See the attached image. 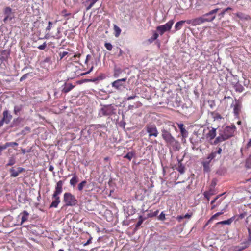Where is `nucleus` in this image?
I'll use <instances>...</instances> for the list:
<instances>
[{
  "instance_id": "obj_1",
  "label": "nucleus",
  "mask_w": 251,
  "mask_h": 251,
  "mask_svg": "<svg viewBox=\"0 0 251 251\" xmlns=\"http://www.w3.org/2000/svg\"><path fill=\"white\" fill-rule=\"evenodd\" d=\"M236 129V126L234 125L226 126L223 133L216 138L214 144L216 145L233 136Z\"/></svg>"
},
{
  "instance_id": "obj_2",
  "label": "nucleus",
  "mask_w": 251,
  "mask_h": 251,
  "mask_svg": "<svg viewBox=\"0 0 251 251\" xmlns=\"http://www.w3.org/2000/svg\"><path fill=\"white\" fill-rule=\"evenodd\" d=\"M161 132L162 137L167 144L172 146L175 150H179V142L172 135L169 130L162 128Z\"/></svg>"
},
{
  "instance_id": "obj_3",
  "label": "nucleus",
  "mask_w": 251,
  "mask_h": 251,
  "mask_svg": "<svg viewBox=\"0 0 251 251\" xmlns=\"http://www.w3.org/2000/svg\"><path fill=\"white\" fill-rule=\"evenodd\" d=\"M100 106L98 113L100 117L110 116L115 113L116 109L111 104L101 105Z\"/></svg>"
},
{
  "instance_id": "obj_4",
  "label": "nucleus",
  "mask_w": 251,
  "mask_h": 251,
  "mask_svg": "<svg viewBox=\"0 0 251 251\" xmlns=\"http://www.w3.org/2000/svg\"><path fill=\"white\" fill-rule=\"evenodd\" d=\"M63 201L67 206H74L77 204L78 201L74 195L70 192H66L63 195Z\"/></svg>"
},
{
  "instance_id": "obj_5",
  "label": "nucleus",
  "mask_w": 251,
  "mask_h": 251,
  "mask_svg": "<svg viewBox=\"0 0 251 251\" xmlns=\"http://www.w3.org/2000/svg\"><path fill=\"white\" fill-rule=\"evenodd\" d=\"M231 107L233 108V113L235 117L238 118L242 108V100L235 99L231 104Z\"/></svg>"
},
{
  "instance_id": "obj_6",
  "label": "nucleus",
  "mask_w": 251,
  "mask_h": 251,
  "mask_svg": "<svg viewBox=\"0 0 251 251\" xmlns=\"http://www.w3.org/2000/svg\"><path fill=\"white\" fill-rule=\"evenodd\" d=\"M174 21L173 20H170L165 25L157 26L156 30L159 32L160 35H162L165 32L169 31L171 30Z\"/></svg>"
},
{
  "instance_id": "obj_7",
  "label": "nucleus",
  "mask_w": 251,
  "mask_h": 251,
  "mask_svg": "<svg viewBox=\"0 0 251 251\" xmlns=\"http://www.w3.org/2000/svg\"><path fill=\"white\" fill-rule=\"evenodd\" d=\"M146 131L149 137H157L159 134L156 126L154 124H147L146 126Z\"/></svg>"
},
{
  "instance_id": "obj_8",
  "label": "nucleus",
  "mask_w": 251,
  "mask_h": 251,
  "mask_svg": "<svg viewBox=\"0 0 251 251\" xmlns=\"http://www.w3.org/2000/svg\"><path fill=\"white\" fill-rule=\"evenodd\" d=\"M127 78H123L122 79H118L111 83V86L113 88L117 90L121 91L123 88H125L126 85L125 82L126 81Z\"/></svg>"
},
{
  "instance_id": "obj_9",
  "label": "nucleus",
  "mask_w": 251,
  "mask_h": 251,
  "mask_svg": "<svg viewBox=\"0 0 251 251\" xmlns=\"http://www.w3.org/2000/svg\"><path fill=\"white\" fill-rule=\"evenodd\" d=\"M220 11V9L216 8L211 10L209 12L203 14V16L205 19L206 22H212L216 17V14Z\"/></svg>"
},
{
  "instance_id": "obj_10",
  "label": "nucleus",
  "mask_w": 251,
  "mask_h": 251,
  "mask_svg": "<svg viewBox=\"0 0 251 251\" xmlns=\"http://www.w3.org/2000/svg\"><path fill=\"white\" fill-rule=\"evenodd\" d=\"M5 16L3 21L6 23L8 20H11L14 18V13L12 12V9L9 7H6L3 10Z\"/></svg>"
},
{
  "instance_id": "obj_11",
  "label": "nucleus",
  "mask_w": 251,
  "mask_h": 251,
  "mask_svg": "<svg viewBox=\"0 0 251 251\" xmlns=\"http://www.w3.org/2000/svg\"><path fill=\"white\" fill-rule=\"evenodd\" d=\"M222 149L221 148H217L216 151H212L208 155V159H211L214 161L215 160L218 159L222 152Z\"/></svg>"
},
{
  "instance_id": "obj_12",
  "label": "nucleus",
  "mask_w": 251,
  "mask_h": 251,
  "mask_svg": "<svg viewBox=\"0 0 251 251\" xmlns=\"http://www.w3.org/2000/svg\"><path fill=\"white\" fill-rule=\"evenodd\" d=\"M63 185V181L62 180H59L55 186V190L54 192V193L52 195V197H59L58 195H60L63 191L62 186Z\"/></svg>"
},
{
  "instance_id": "obj_13",
  "label": "nucleus",
  "mask_w": 251,
  "mask_h": 251,
  "mask_svg": "<svg viewBox=\"0 0 251 251\" xmlns=\"http://www.w3.org/2000/svg\"><path fill=\"white\" fill-rule=\"evenodd\" d=\"M208 132L206 134V138L209 141L213 139L216 135V128L213 127H207Z\"/></svg>"
},
{
  "instance_id": "obj_14",
  "label": "nucleus",
  "mask_w": 251,
  "mask_h": 251,
  "mask_svg": "<svg viewBox=\"0 0 251 251\" xmlns=\"http://www.w3.org/2000/svg\"><path fill=\"white\" fill-rule=\"evenodd\" d=\"M212 160L208 159L207 157L202 162V165L203 168L204 173H208L210 171V163L212 162Z\"/></svg>"
},
{
  "instance_id": "obj_15",
  "label": "nucleus",
  "mask_w": 251,
  "mask_h": 251,
  "mask_svg": "<svg viewBox=\"0 0 251 251\" xmlns=\"http://www.w3.org/2000/svg\"><path fill=\"white\" fill-rule=\"evenodd\" d=\"M25 171V169L22 167H18L17 170H16L14 168H10L9 172L10 173V176L15 177L18 176L20 173Z\"/></svg>"
},
{
  "instance_id": "obj_16",
  "label": "nucleus",
  "mask_w": 251,
  "mask_h": 251,
  "mask_svg": "<svg viewBox=\"0 0 251 251\" xmlns=\"http://www.w3.org/2000/svg\"><path fill=\"white\" fill-rule=\"evenodd\" d=\"M3 120L5 121L6 124H9L12 118V116L11 115L7 110H5L2 113Z\"/></svg>"
},
{
  "instance_id": "obj_17",
  "label": "nucleus",
  "mask_w": 251,
  "mask_h": 251,
  "mask_svg": "<svg viewBox=\"0 0 251 251\" xmlns=\"http://www.w3.org/2000/svg\"><path fill=\"white\" fill-rule=\"evenodd\" d=\"M23 119L22 118L18 117L14 119L12 123L10 125L11 127H17L20 126V124L23 121Z\"/></svg>"
},
{
  "instance_id": "obj_18",
  "label": "nucleus",
  "mask_w": 251,
  "mask_h": 251,
  "mask_svg": "<svg viewBox=\"0 0 251 251\" xmlns=\"http://www.w3.org/2000/svg\"><path fill=\"white\" fill-rule=\"evenodd\" d=\"M215 194L214 189L212 188H210L208 191H205L203 193V195L205 198H206L207 201H209L210 198L211 196Z\"/></svg>"
},
{
  "instance_id": "obj_19",
  "label": "nucleus",
  "mask_w": 251,
  "mask_h": 251,
  "mask_svg": "<svg viewBox=\"0 0 251 251\" xmlns=\"http://www.w3.org/2000/svg\"><path fill=\"white\" fill-rule=\"evenodd\" d=\"M194 20V26L202 24L205 22H206V21L205 19L204 18V17L202 16L195 18Z\"/></svg>"
},
{
  "instance_id": "obj_20",
  "label": "nucleus",
  "mask_w": 251,
  "mask_h": 251,
  "mask_svg": "<svg viewBox=\"0 0 251 251\" xmlns=\"http://www.w3.org/2000/svg\"><path fill=\"white\" fill-rule=\"evenodd\" d=\"M54 199V200L51 203L50 208L54 207L56 208L58 206V205L60 202V197H53Z\"/></svg>"
},
{
  "instance_id": "obj_21",
  "label": "nucleus",
  "mask_w": 251,
  "mask_h": 251,
  "mask_svg": "<svg viewBox=\"0 0 251 251\" xmlns=\"http://www.w3.org/2000/svg\"><path fill=\"white\" fill-rule=\"evenodd\" d=\"M176 169L181 174H183L185 172V166L180 161H178V167Z\"/></svg>"
},
{
  "instance_id": "obj_22",
  "label": "nucleus",
  "mask_w": 251,
  "mask_h": 251,
  "mask_svg": "<svg viewBox=\"0 0 251 251\" xmlns=\"http://www.w3.org/2000/svg\"><path fill=\"white\" fill-rule=\"evenodd\" d=\"M74 87V86H73L72 84H66L65 86L62 90V92L64 93H67L69 92H70L73 88Z\"/></svg>"
},
{
  "instance_id": "obj_23",
  "label": "nucleus",
  "mask_w": 251,
  "mask_h": 251,
  "mask_svg": "<svg viewBox=\"0 0 251 251\" xmlns=\"http://www.w3.org/2000/svg\"><path fill=\"white\" fill-rule=\"evenodd\" d=\"M78 181V178L75 175V174H74L73 175V177L71 178V179L70 181V184L71 186H73L74 187Z\"/></svg>"
},
{
  "instance_id": "obj_24",
  "label": "nucleus",
  "mask_w": 251,
  "mask_h": 251,
  "mask_svg": "<svg viewBox=\"0 0 251 251\" xmlns=\"http://www.w3.org/2000/svg\"><path fill=\"white\" fill-rule=\"evenodd\" d=\"M184 24L183 20L177 22L175 25V31L181 29Z\"/></svg>"
},
{
  "instance_id": "obj_25",
  "label": "nucleus",
  "mask_w": 251,
  "mask_h": 251,
  "mask_svg": "<svg viewBox=\"0 0 251 251\" xmlns=\"http://www.w3.org/2000/svg\"><path fill=\"white\" fill-rule=\"evenodd\" d=\"M28 215L29 213L27 212V211L25 210L23 212L21 225H22L24 222L28 220Z\"/></svg>"
},
{
  "instance_id": "obj_26",
  "label": "nucleus",
  "mask_w": 251,
  "mask_h": 251,
  "mask_svg": "<svg viewBox=\"0 0 251 251\" xmlns=\"http://www.w3.org/2000/svg\"><path fill=\"white\" fill-rule=\"evenodd\" d=\"M234 217H232V218L227 220H225V221H221V222H218L217 223V224L218 225H230L232 222H233V221L234 220Z\"/></svg>"
},
{
  "instance_id": "obj_27",
  "label": "nucleus",
  "mask_w": 251,
  "mask_h": 251,
  "mask_svg": "<svg viewBox=\"0 0 251 251\" xmlns=\"http://www.w3.org/2000/svg\"><path fill=\"white\" fill-rule=\"evenodd\" d=\"M224 213L223 210H222L221 212H217L216 214H215L214 215H213L210 219L207 221L206 225H207L210 223H211L214 219H215L217 217L223 214Z\"/></svg>"
},
{
  "instance_id": "obj_28",
  "label": "nucleus",
  "mask_w": 251,
  "mask_h": 251,
  "mask_svg": "<svg viewBox=\"0 0 251 251\" xmlns=\"http://www.w3.org/2000/svg\"><path fill=\"white\" fill-rule=\"evenodd\" d=\"M234 89H235V90L236 91V92H242L244 90V87L243 86L240 84V83H237L235 85H234Z\"/></svg>"
},
{
  "instance_id": "obj_29",
  "label": "nucleus",
  "mask_w": 251,
  "mask_h": 251,
  "mask_svg": "<svg viewBox=\"0 0 251 251\" xmlns=\"http://www.w3.org/2000/svg\"><path fill=\"white\" fill-rule=\"evenodd\" d=\"M16 163V159L14 156H11L8 160V162L6 165V166H12Z\"/></svg>"
},
{
  "instance_id": "obj_30",
  "label": "nucleus",
  "mask_w": 251,
  "mask_h": 251,
  "mask_svg": "<svg viewBox=\"0 0 251 251\" xmlns=\"http://www.w3.org/2000/svg\"><path fill=\"white\" fill-rule=\"evenodd\" d=\"M22 105H15L14 108V113L15 115H18V113L22 110Z\"/></svg>"
},
{
  "instance_id": "obj_31",
  "label": "nucleus",
  "mask_w": 251,
  "mask_h": 251,
  "mask_svg": "<svg viewBox=\"0 0 251 251\" xmlns=\"http://www.w3.org/2000/svg\"><path fill=\"white\" fill-rule=\"evenodd\" d=\"M30 131V128L29 127H25L19 133H18V135H25L27 133L29 132Z\"/></svg>"
},
{
  "instance_id": "obj_32",
  "label": "nucleus",
  "mask_w": 251,
  "mask_h": 251,
  "mask_svg": "<svg viewBox=\"0 0 251 251\" xmlns=\"http://www.w3.org/2000/svg\"><path fill=\"white\" fill-rule=\"evenodd\" d=\"M122 73V70L120 68H116L114 69V72L113 74V76L114 77L117 78Z\"/></svg>"
},
{
  "instance_id": "obj_33",
  "label": "nucleus",
  "mask_w": 251,
  "mask_h": 251,
  "mask_svg": "<svg viewBox=\"0 0 251 251\" xmlns=\"http://www.w3.org/2000/svg\"><path fill=\"white\" fill-rule=\"evenodd\" d=\"M144 220V219L142 217V216H139V220L137 223L136 226H135V229H139L140 226L142 225V224L143 222V221Z\"/></svg>"
},
{
  "instance_id": "obj_34",
  "label": "nucleus",
  "mask_w": 251,
  "mask_h": 251,
  "mask_svg": "<svg viewBox=\"0 0 251 251\" xmlns=\"http://www.w3.org/2000/svg\"><path fill=\"white\" fill-rule=\"evenodd\" d=\"M114 30L115 32V36L116 37H118L120 35V34L121 33V29L120 28V27H119L116 25H114Z\"/></svg>"
},
{
  "instance_id": "obj_35",
  "label": "nucleus",
  "mask_w": 251,
  "mask_h": 251,
  "mask_svg": "<svg viewBox=\"0 0 251 251\" xmlns=\"http://www.w3.org/2000/svg\"><path fill=\"white\" fill-rule=\"evenodd\" d=\"M250 244V242L248 241L247 240H246L243 242H242L240 246H238L240 248H244V249L247 248Z\"/></svg>"
},
{
  "instance_id": "obj_36",
  "label": "nucleus",
  "mask_w": 251,
  "mask_h": 251,
  "mask_svg": "<svg viewBox=\"0 0 251 251\" xmlns=\"http://www.w3.org/2000/svg\"><path fill=\"white\" fill-rule=\"evenodd\" d=\"M246 166L248 168H251V154L249 156L246 160Z\"/></svg>"
},
{
  "instance_id": "obj_37",
  "label": "nucleus",
  "mask_w": 251,
  "mask_h": 251,
  "mask_svg": "<svg viewBox=\"0 0 251 251\" xmlns=\"http://www.w3.org/2000/svg\"><path fill=\"white\" fill-rule=\"evenodd\" d=\"M158 36V34L157 32H154L152 36L149 39V41L150 43L152 42L153 41L157 39Z\"/></svg>"
},
{
  "instance_id": "obj_38",
  "label": "nucleus",
  "mask_w": 251,
  "mask_h": 251,
  "mask_svg": "<svg viewBox=\"0 0 251 251\" xmlns=\"http://www.w3.org/2000/svg\"><path fill=\"white\" fill-rule=\"evenodd\" d=\"M87 182L86 180L82 181L81 183H80L78 185V189L79 191H82L83 188L85 186Z\"/></svg>"
},
{
  "instance_id": "obj_39",
  "label": "nucleus",
  "mask_w": 251,
  "mask_h": 251,
  "mask_svg": "<svg viewBox=\"0 0 251 251\" xmlns=\"http://www.w3.org/2000/svg\"><path fill=\"white\" fill-rule=\"evenodd\" d=\"M135 153L133 152H129L127 153L126 155L124 156V158H127L129 159V160H131V159L134 156Z\"/></svg>"
},
{
  "instance_id": "obj_40",
  "label": "nucleus",
  "mask_w": 251,
  "mask_h": 251,
  "mask_svg": "<svg viewBox=\"0 0 251 251\" xmlns=\"http://www.w3.org/2000/svg\"><path fill=\"white\" fill-rule=\"evenodd\" d=\"M5 145L7 147H14V146H17L18 145V143L16 142H6L5 143Z\"/></svg>"
},
{
  "instance_id": "obj_41",
  "label": "nucleus",
  "mask_w": 251,
  "mask_h": 251,
  "mask_svg": "<svg viewBox=\"0 0 251 251\" xmlns=\"http://www.w3.org/2000/svg\"><path fill=\"white\" fill-rule=\"evenodd\" d=\"M181 134L183 138H186L188 136V131L185 129H182L180 131Z\"/></svg>"
},
{
  "instance_id": "obj_42",
  "label": "nucleus",
  "mask_w": 251,
  "mask_h": 251,
  "mask_svg": "<svg viewBox=\"0 0 251 251\" xmlns=\"http://www.w3.org/2000/svg\"><path fill=\"white\" fill-rule=\"evenodd\" d=\"M211 115L213 116V118H214V120H215L216 119H221L222 118L221 115L218 113H215L214 112H212Z\"/></svg>"
},
{
  "instance_id": "obj_43",
  "label": "nucleus",
  "mask_w": 251,
  "mask_h": 251,
  "mask_svg": "<svg viewBox=\"0 0 251 251\" xmlns=\"http://www.w3.org/2000/svg\"><path fill=\"white\" fill-rule=\"evenodd\" d=\"M105 47L106 49L109 51L111 50L112 49V45L110 43H105L104 44Z\"/></svg>"
},
{
  "instance_id": "obj_44",
  "label": "nucleus",
  "mask_w": 251,
  "mask_h": 251,
  "mask_svg": "<svg viewBox=\"0 0 251 251\" xmlns=\"http://www.w3.org/2000/svg\"><path fill=\"white\" fill-rule=\"evenodd\" d=\"M165 219V214L163 212H162L158 217V219L161 221H164Z\"/></svg>"
},
{
  "instance_id": "obj_45",
  "label": "nucleus",
  "mask_w": 251,
  "mask_h": 251,
  "mask_svg": "<svg viewBox=\"0 0 251 251\" xmlns=\"http://www.w3.org/2000/svg\"><path fill=\"white\" fill-rule=\"evenodd\" d=\"M185 22V23H187L188 24H191L192 25L194 26V20H183Z\"/></svg>"
},
{
  "instance_id": "obj_46",
  "label": "nucleus",
  "mask_w": 251,
  "mask_h": 251,
  "mask_svg": "<svg viewBox=\"0 0 251 251\" xmlns=\"http://www.w3.org/2000/svg\"><path fill=\"white\" fill-rule=\"evenodd\" d=\"M248 231L249 233V237H248V239L247 241L251 243V228L250 227H248Z\"/></svg>"
},
{
  "instance_id": "obj_47",
  "label": "nucleus",
  "mask_w": 251,
  "mask_h": 251,
  "mask_svg": "<svg viewBox=\"0 0 251 251\" xmlns=\"http://www.w3.org/2000/svg\"><path fill=\"white\" fill-rule=\"evenodd\" d=\"M52 22L50 21H49L48 22V25L46 28V31H50L52 27Z\"/></svg>"
},
{
  "instance_id": "obj_48",
  "label": "nucleus",
  "mask_w": 251,
  "mask_h": 251,
  "mask_svg": "<svg viewBox=\"0 0 251 251\" xmlns=\"http://www.w3.org/2000/svg\"><path fill=\"white\" fill-rule=\"evenodd\" d=\"M226 11H225V9H223L220 10V12L218 14V16L220 17V18L223 17Z\"/></svg>"
},
{
  "instance_id": "obj_49",
  "label": "nucleus",
  "mask_w": 251,
  "mask_h": 251,
  "mask_svg": "<svg viewBox=\"0 0 251 251\" xmlns=\"http://www.w3.org/2000/svg\"><path fill=\"white\" fill-rule=\"evenodd\" d=\"M216 183H217L216 179H213L212 180L211 184V185H210V188H212L214 189V187H215V186L216 185Z\"/></svg>"
},
{
  "instance_id": "obj_50",
  "label": "nucleus",
  "mask_w": 251,
  "mask_h": 251,
  "mask_svg": "<svg viewBox=\"0 0 251 251\" xmlns=\"http://www.w3.org/2000/svg\"><path fill=\"white\" fill-rule=\"evenodd\" d=\"M6 148H7V147H6V146L5 144H4V145H0V155H1V152H2L3 150H5Z\"/></svg>"
},
{
  "instance_id": "obj_51",
  "label": "nucleus",
  "mask_w": 251,
  "mask_h": 251,
  "mask_svg": "<svg viewBox=\"0 0 251 251\" xmlns=\"http://www.w3.org/2000/svg\"><path fill=\"white\" fill-rule=\"evenodd\" d=\"M46 43L44 42L42 45H40L38 48L40 50H43L46 48Z\"/></svg>"
},
{
  "instance_id": "obj_52",
  "label": "nucleus",
  "mask_w": 251,
  "mask_h": 251,
  "mask_svg": "<svg viewBox=\"0 0 251 251\" xmlns=\"http://www.w3.org/2000/svg\"><path fill=\"white\" fill-rule=\"evenodd\" d=\"M68 54V53L67 51H63L62 53H60L59 56L60 57V59H62L64 56L67 55Z\"/></svg>"
},
{
  "instance_id": "obj_53",
  "label": "nucleus",
  "mask_w": 251,
  "mask_h": 251,
  "mask_svg": "<svg viewBox=\"0 0 251 251\" xmlns=\"http://www.w3.org/2000/svg\"><path fill=\"white\" fill-rule=\"evenodd\" d=\"M29 74L28 73H27V74H24L21 78H20V81H23L27 77V76Z\"/></svg>"
},
{
  "instance_id": "obj_54",
  "label": "nucleus",
  "mask_w": 251,
  "mask_h": 251,
  "mask_svg": "<svg viewBox=\"0 0 251 251\" xmlns=\"http://www.w3.org/2000/svg\"><path fill=\"white\" fill-rule=\"evenodd\" d=\"M223 194H220L217 196L213 200L211 201V204H213L214 202H216V201L218 200L219 198L223 195Z\"/></svg>"
},
{
  "instance_id": "obj_55",
  "label": "nucleus",
  "mask_w": 251,
  "mask_h": 251,
  "mask_svg": "<svg viewBox=\"0 0 251 251\" xmlns=\"http://www.w3.org/2000/svg\"><path fill=\"white\" fill-rule=\"evenodd\" d=\"M244 250V248H240L239 246H236L234 247V251H242Z\"/></svg>"
},
{
  "instance_id": "obj_56",
  "label": "nucleus",
  "mask_w": 251,
  "mask_h": 251,
  "mask_svg": "<svg viewBox=\"0 0 251 251\" xmlns=\"http://www.w3.org/2000/svg\"><path fill=\"white\" fill-rule=\"evenodd\" d=\"M92 238L91 237L84 244L83 246H87L88 245L90 244L91 243V241H92Z\"/></svg>"
},
{
  "instance_id": "obj_57",
  "label": "nucleus",
  "mask_w": 251,
  "mask_h": 251,
  "mask_svg": "<svg viewBox=\"0 0 251 251\" xmlns=\"http://www.w3.org/2000/svg\"><path fill=\"white\" fill-rule=\"evenodd\" d=\"M178 127L180 129V130H182V129H185V127L184 126V125L182 123H180V124H178Z\"/></svg>"
},
{
  "instance_id": "obj_58",
  "label": "nucleus",
  "mask_w": 251,
  "mask_h": 251,
  "mask_svg": "<svg viewBox=\"0 0 251 251\" xmlns=\"http://www.w3.org/2000/svg\"><path fill=\"white\" fill-rule=\"evenodd\" d=\"M184 219L183 215L178 216L176 217V219L179 222H180L182 219Z\"/></svg>"
},
{
  "instance_id": "obj_59",
  "label": "nucleus",
  "mask_w": 251,
  "mask_h": 251,
  "mask_svg": "<svg viewBox=\"0 0 251 251\" xmlns=\"http://www.w3.org/2000/svg\"><path fill=\"white\" fill-rule=\"evenodd\" d=\"M91 58V55L90 54H88L86 56V58L85 59V63L87 64L89 60Z\"/></svg>"
},
{
  "instance_id": "obj_60",
  "label": "nucleus",
  "mask_w": 251,
  "mask_h": 251,
  "mask_svg": "<svg viewBox=\"0 0 251 251\" xmlns=\"http://www.w3.org/2000/svg\"><path fill=\"white\" fill-rule=\"evenodd\" d=\"M192 216L191 214L187 213L185 214V215H183L184 218H187V219H190Z\"/></svg>"
},
{
  "instance_id": "obj_61",
  "label": "nucleus",
  "mask_w": 251,
  "mask_h": 251,
  "mask_svg": "<svg viewBox=\"0 0 251 251\" xmlns=\"http://www.w3.org/2000/svg\"><path fill=\"white\" fill-rule=\"evenodd\" d=\"M94 5V2H91V3L89 4V5L87 7V8H86L87 10H88L90 9H91L93 6Z\"/></svg>"
},
{
  "instance_id": "obj_62",
  "label": "nucleus",
  "mask_w": 251,
  "mask_h": 251,
  "mask_svg": "<svg viewBox=\"0 0 251 251\" xmlns=\"http://www.w3.org/2000/svg\"><path fill=\"white\" fill-rule=\"evenodd\" d=\"M247 148H250L251 147V138L249 140V142L247 144Z\"/></svg>"
},
{
  "instance_id": "obj_63",
  "label": "nucleus",
  "mask_w": 251,
  "mask_h": 251,
  "mask_svg": "<svg viewBox=\"0 0 251 251\" xmlns=\"http://www.w3.org/2000/svg\"><path fill=\"white\" fill-rule=\"evenodd\" d=\"M137 96L136 95H133V96H131L130 97H128L127 98V100H132V99H134L135 98H136Z\"/></svg>"
},
{
  "instance_id": "obj_64",
  "label": "nucleus",
  "mask_w": 251,
  "mask_h": 251,
  "mask_svg": "<svg viewBox=\"0 0 251 251\" xmlns=\"http://www.w3.org/2000/svg\"><path fill=\"white\" fill-rule=\"evenodd\" d=\"M246 215V213H241L239 215V217L240 219H243L245 217V216Z\"/></svg>"
}]
</instances>
